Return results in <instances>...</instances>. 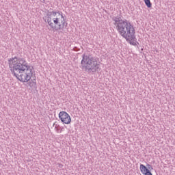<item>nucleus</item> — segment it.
Here are the masks:
<instances>
[{"instance_id":"1","label":"nucleus","mask_w":175,"mask_h":175,"mask_svg":"<svg viewBox=\"0 0 175 175\" xmlns=\"http://www.w3.org/2000/svg\"><path fill=\"white\" fill-rule=\"evenodd\" d=\"M8 66L12 75L23 83H28L33 76V66L28 65L24 57L15 56L8 59Z\"/></svg>"},{"instance_id":"2","label":"nucleus","mask_w":175,"mask_h":175,"mask_svg":"<svg viewBox=\"0 0 175 175\" xmlns=\"http://www.w3.org/2000/svg\"><path fill=\"white\" fill-rule=\"evenodd\" d=\"M113 25L118 33L126 39V42H129L133 46H136V36L135 35V27L131 22L126 19H122L121 15H117L112 18Z\"/></svg>"},{"instance_id":"3","label":"nucleus","mask_w":175,"mask_h":175,"mask_svg":"<svg viewBox=\"0 0 175 175\" xmlns=\"http://www.w3.org/2000/svg\"><path fill=\"white\" fill-rule=\"evenodd\" d=\"M44 20L55 31H61V29H64V28L68 27V23H66L65 16H64L62 12L55 11L49 12L46 16L44 17Z\"/></svg>"},{"instance_id":"4","label":"nucleus","mask_w":175,"mask_h":175,"mask_svg":"<svg viewBox=\"0 0 175 175\" xmlns=\"http://www.w3.org/2000/svg\"><path fill=\"white\" fill-rule=\"evenodd\" d=\"M99 63L95 57L90 54H83L80 66L82 70L94 75V73H96L98 69H99Z\"/></svg>"},{"instance_id":"5","label":"nucleus","mask_w":175,"mask_h":175,"mask_svg":"<svg viewBox=\"0 0 175 175\" xmlns=\"http://www.w3.org/2000/svg\"><path fill=\"white\" fill-rule=\"evenodd\" d=\"M59 118L64 124H69L72 122V119L70 118V116H69L66 111H61L59 113Z\"/></svg>"},{"instance_id":"6","label":"nucleus","mask_w":175,"mask_h":175,"mask_svg":"<svg viewBox=\"0 0 175 175\" xmlns=\"http://www.w3.org/2000/svg\"><path fill=\"white\" fill-rule=\"evenodd\" d=\"M140 170H141V173H142V174L152 175V173H151V172H150V170H148V168H147V167H146V165H144L143 164L140 165Z\"/></svg>"},{"instance_id":"7","label":"nucleus","mask_w":175,"mask_h":175,"mask_svg":"<svg viewBox=\"0 0 175 175\" xmlns=\"http://www.w3.org/2000/svg\"><path fill=\"white\" fill-rule=\"evenodd\" d=\"M144 1L147 8H151V6H152V4L151 3V1L150 0H144Z\"/></svg>"},{"instance_id":"8","label":"nucleus","mask_w":175,"mask_h":175,"mask_svg":"<svg viewBox=\"0 0 175 175\" xmlns=\"http://www.w3.org/2000/svg\"><path fill=\"white\" fill-rule=\"evenodd\" d=\"M54 125H55V129L56 132L57 133H59V129L61 127L58 124H53V126H54Z\"/></svg>"},{"instance_id":"9","label":"nucleus","mask_w":175,"mask_h":175,"mask_svg":"<svg viewBox=\"0 0 175 175\" xmlns=\"http://www.w3.org/2000/svg\"><path fill=\"white\" fill-rule=\"evenodd\" d=\"M28 84H29V87H33V85H36V82H35V81H32V83L29 82Z\"/></svg>"},{"instance_id":"10","label":"nucleus","mask_w":175,"mask_h":175,"mask_svg":"<svg viewBox=\"0 0 175 175\" xmlns=\"http://www.w3.org/2000/svg\"><path fill=\"white\" fill-rule=\"evenodd\" d=\"M148 170H152V169H154V168L152 167V165L148 164Z\"/></svg>"},{"instance_id":"11","label":"nucleus","mask_w":175,"mask_h":175,"mask_svg":"<svg viewBox=\"0 0 175 175\" xmlns=\"http://www.w3.org/2000/svg\"><path fill=\"white\" fill-rule=\"evenodd\" d=\"M74 51H80V48H77V46H75L73 48Z\"/></svg>"},{"instance_id":"12","label":"nucleus","mask_w":175,"mask_h":175,"mask_svg":"<svg viewBox=\"0 0 175 175\" xmlns=\"http://www.w3.org/2000/svg\"><path fill=\"white\" fill-rule=\"evenodd\" d=\"M62 129H64V128H62L60 131H59V133H61V132H62Z\"/></svg>"}]
</instances>
